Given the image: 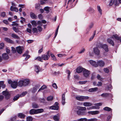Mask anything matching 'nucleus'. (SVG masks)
I'll return each mask as SVG.
<instances>
[{"label":"nucleus","instance_id":"f257e3e1","mask_svg":"<svg viewBox=\"0 0 121 121\" xmlns=\"http://www.w3.org/2000/svg\"><path fill=\"white\" fill-rule=\"evenodd\" d=\"M43 109H32L30 111V113L31 115L37 114L43 112Z\"/></svg>","mask_w":121,"mask_h":121},{"label":"nucleus","instance_id":"f03ea898","mask_svg":"<svg viewBox=\"0 0 121 121\" xmlns=\"http://www.w3.org/2000/svg\"><path fill=\"white\" fill-rule=\"evenodd\" d=\"M76 99L80 101H82L85 99H88L89 97L87 96H78L75 97Z\"/></svg>","mask_w":121,"mask_h":121},{"label":"nucleus","instance_id":"7ed1b4c3","mask_svg":"<svg viewBox=\"0 0 121 121\" xmlns=\"http://www.w3.org/2000/svg\"><path fill=\"white\" fill-rule=\"evenodd\" d=\"M58 104H59L58 103L56 102L53 105L49 107L48 108L50 109L58 110L59 108Z\"/></svg>","mask_w":121,"mask_h":121},{"label":"nucleus","instance_id":"20e7f679","mask_svg":"<svg viewBox=\"0 0 121 121\" xmlns=\"http://www.w3.org/2000/svg\"><path fill=\"white\" fill-rule=\"evenodd\" d=\"M8 83L9 84H11V86L13 88H15L17 86L18 83L16 81L12 82L11 80H9Z\"/></svg>","mask_w":121,"mask_h":121},{"label":"nucleus","instance_id":"39448f33","mask_svg":"<svg viewBox=\"0 0 121 121\" xmlns=\"http://www.w3.org/2000/svg\"><path fill=\"white\" fill-rule=\"evenodd\" d=\"M83 75L85 77H88L90 74V71L85 69H84L83 71Z\"/></svg>","mask_w":121,"mask_h":121},{"label":"nucleus","instance_id":"423d86ee","mask_svg":"<svg viewBox=\"0 0 121 121\" xmlns=\"http://www.w3.org/2000/svg\"><path fill=\"white\" fill-rule=\"evenodd\" d=\"M49 51H48L47 52V54L46 55H43L41 56L42 59L44 60H48L50 57V56L49 54Z\"/></svg>","mask_w":121,"mask_h":121},{"label":"nucleus","instance_id":"0eeeda50","mask_svg":"<svg viewBox=\"0 0 121 121\" xmlns=\"http://www.w3.org/2000/svg\"><path fill=\"white\" fill-rule=\"evenodd\" d=\"M93 51L95 54L99 55L100 54V51L97 47L94 48Z\"/></svg>","mask_w":121,"mask_h":121},{"label":"nucleus","instance_id":"6e6552de","mask_svg":"<svg viewBox=\"0 0 121 121\" xmlns=\"http://www.w3.org/2000/svg\"><path fill=\"white\" fill-rule=\"evenodd\" d=\"M16 50L18 53L20 54L22 53V51L23 50L22 47L19 46L16 47Z\"/></svg>","mask_w":121,"mask_h":121},{"label":"nucleus","instance_id":"1a4fd4ad","mask_svg":"<svg viewBox=\"0 0 121 121\" xmlns=\"http://www.w3.org/2000/svg\"><path fill=\"white\" fill-rule=\"evenodd\" d=\"M113 38H114L113 36L112 37H111L108 38L107 40L109 44L112 45V46H113L114 45V43L113 41L112 40V39Z\"/></svg>","mask_w":121,"mask_h":121},{"label":"nucleus","instance_id":"9d476101","mask_svg":"<svg viewBox=\"0 0 121 121\" xmlns=\"http://www.w3.org/2000/svg\"><path fill=\"white\" fill-rule=\"evenodd\" d=\"M113 4L117 5L118 4L117 0H111L109 4L110 6H112Z\"/></svg>","mask_w":121,"mask_h":121},{"label":"nucleus","instance_id":"9b49d317","mask_svg":"<svg viewBox=\"0 0 121 121\" xmlns=\"http://www.w3.org/2000/svg\"><path fill=\"white\" fill-rule=\"evenodd\" d=\"M2 94L7 99H8L10 96V94H9L8 92L6 91H3L2 92Z\"/></svg>","mask_w":121,"mask_h":121},{"label":"nucleus","instance_id":"f8f14e48","mask_svg":"<svg viewBox=\"0 0 121 121\" xmlns=\"http://www.w3.org/2000/svg\"><path fill=\"white\" fill-rule=\"evenodd\" d=\"M101 47L103 48L105 51L107 52L108 51V47L107 45L106 44H104L101 45Z\"/></svg>","mask_w":121,"mask_h":121},{"label":"nucleus","instance_id":"ddd939ff","mask_svg":"<svg viewBox=\"0 0 121 121\" xmlns=\"http://www.w3.org/2000/svg\"><path fill=\"white\" fill-rule=\"evenodd\" d=\"M97 64L100 66L103 67L105 65V63L102 60H99L97 62Z\"/></svg>","mask_w":121,"mask_h":121},{"label":"nucleus","instance_id":"4468645a","mask_svg":"<svg viewBox=\"0 0 121 121\" xmlns=\"http://www.w3.org/2000/svg\"><path fill=\"white\" fill-rule=\"evenodd\" d=\"M24 83V86H26L28 85L30 82V81L28 79H23Z\"/></svg>","mask_w":121,"mask_h":121},{"label":"nucleus","instance_id":"2eb2a0df","mask_svg":"<svg viewBox=\"0 0 121 121\" xmlns=\"http://www.w3.org/2000/svg\"><path fill=\"white\" fill-rule=\"evenodd\" d=\"M88 113L89 114L94 115L99 114V112L98 111H90L88 112Z\"/></svg>","mask_w":121,"mask_h":121},{"label":"nucleus","instance_id":"dca6fc26","mask_svg":"<svg viewBox=\"0 0 121 121\" xmlns=\"http://www.w3.org/2000/svg\"><path fill=\"white\" fill-rule=\"evenodd\" d=\"M65 93L63 94L62 96V103L63 105L65 103Z\"/></svg>","mask_w":121,"mask_h":121},{"label":"nucleus","instance_id":"f3484780","mask_svg":"<svg viewBox=\"0 0 121 121\" xmlns=\"http://www.w3.org/2000/svg\"><path fill=\"white\" fill-rule=\"evenodd\" d=\"M90 63L92 65L97 67L98 66V65L95 61L92 60H90L89 61Z\"/></svg>","mask_w":121,"mask_h":121},{"label":"nucleus","instance_id":"a211bd4d","mask_svg":"<svg viewBox=\"0 0 121 121\" xmlns=\"http://www.w3.org/2000/svg\"><path fill=\"white\" fill-rule=\"evenodd\" d=\"M98 88L97 87L94 88H92L89 89L88 91L90 92H94L97 91L98 90Z\"/></svg>","mask_w":121,"mask_h":121},{"label":"nucleus","instance_id":"6ab92c4d","mask_svg":"<svg viewBox=\"0 0 121 121\" xmlns=\"http://www.w3.org/2000/svg\"><path fill=\"white\" fill-rule=\"evenodd\" d=\"M28 52H27L23 55V56L26 57L25 58L26 60H27L30 57V56L28 54Z\"/></svg>","mask_w":121,"mask_h":121},{"label":"nucleus","instance_id":"aec40b11","mask_svg":"<svg viewBox=\"0 0 121 121\" xmlns=\"http://www.w3.org/2000/svg\"><path fill=\"white\" fill-rule=\"evenodd\" d=\"M77 113L79 115H84L86 114L85 112L80 110H78L77 111Z\"/></svg>","mask_w":121,"mask_h":121},{"label":"nucleus","instance_id":"412c9836","mask_svg":"<svg viewBox=\"0 0 121 121\" xmlns=\"http://www.w3.org/2000/svg\"><path fill=\"white\" fill-rule=\"evenodd\" d=\"M83 106L85 107H89L92 105V104L91 103L88 102L83 103Z\"/></svg>","mask_w":121,"mask_h":121},{"label":"nucleus","instance_id":"4be33fe9","mask_svg":"<svg viewBox=\"0 0 121 121\" xmlns=\"http://www.w3.org/2000/svg\"><path fill=\"white\" fill-rule=\"evenodd\" d=\"M84 69H85L81 67H79L76 69V72L78 73H80L82 72V71H83Z\"/></svg>","mask_w":121,"mask_h":121},{"label":"nucleus","instance_id":"5701e85b","mask_svg":"<svg viewBox=\"0 0 121 121\" xmlns=\"http://www.w3.org/2000/svg\"><path fill=\"white\" fill-rule=\"evenodd\" d=\"M35 72L37 73H38L41 70V68L38 66H35Z\"/></svg>","mask_w":121,"mask_h":121},{"label":"nucleus","instance_id":"b1692460","mask_svg":"<svg viewBox=\"0 0 121 121\" xmlns=\"http://www.w3.org/2000/svg\"><path fill=\"white\" fill-rule=\"evenodd\" d=\"M77 108L78 110H80L82 111H85L86 108L85 107H82L78 106L77 107Z\"/></svg>","mask_w":121,"mask_h":121},{"label":"nucleus","instance_id":"393cba45","mask_svg":"<svg viewBox=\"0 0 121 121\" xmlns=\"http://www.w3.org/2000/svg\"><path fill=\"white\" fill-rule=\"evenodd\" d=\"M53 119L55 121H59L60 117L58 114L55 115L54 116Z\"/></svg>","mask_w":121,"mask_h":121},{"label":"nucleus","instance_id":"a878e982","mask_svg":"<svg viewBox=\"0 0 121 121\" xmlns=\"http://www.w3.org/2000/svg\"><path fill=\"white\" fill-rule=\"evenodd\" d=\"M10 10L12 11H14L16 12L18 11V10L17 8L16 7H13L12 6H11L10 8Z\"/></svg>","mask_w":121,"mask_h":121},{"label":"nucleus","instance_id":"bb28decb","mask_svg":"<svg viewBox=\"0 0 121 121\" xmlns=\"http://www.w3.org/2000/svg\"><path fill=\"white\" fill-rule=\"evenodd\" d=\"M3 58L4 59H7L9 58V56L6 53H3L2 55Z\"/></svg>","mask_w":121,"mask_h":121},{"label":"nucleus","instance_id":"cd10ccee","mask_svg":"<svg viewBox=\"0 0 121 121\" xmlns=\"http://www.w3.org/2000/svg\"><path fill=\"white\" fill-rule=\"evenodd\" d=\"M4 40L5 41L11 43H13V41L8 38H5L4 39Z\"/></svg>","mask_w":121,"mask_h":121},{"label":"nucleus","instance_id":"c85d7f7f","mask_svg":"<svg viewBox=\"0 0 121 121\" xmlns=\"http://www.w3.org/2000/svg\"><path fill=\"white\" fill-rule=\"evenodd\" d=\"M113 36L115 39L119 40L121 42V38L119 37L118 35L116 34L114 35H113Z\"/></svg>","mask_w":121,"mask_h":121},{"label":"nucleus","instance_id":"c756f323","mask_svg":"<svg viewBox=\"0 0 121 121\" xmlns=\"http://www.w3.org/2000/svg\"><path fill=\"white\" fill-rule=\"evenodd\" d=\"M39 86L37 85L36 86L33 88L32 91V92L34 93L37 90L39 89Z\"/></svg>","mask_w":121,"mask_h":121},{"label":"nucleus","instance_id":"7c9ffc66","mask_svg":"<svg viewBox=\"0 0 121 121\" xmlns=\"http://www.w3.org/2000/svg\"><path fill=\"white\" fill-rule=\"evenodd\" d=\"M18 117L21 118H24L25 117V115L22 113H20L18 114Z\"/></svg>","mask_w":121,"mask_h":121},{"label":"nucleus","instance_id":"2f4dec72","mask_svg":"<svg viewBox=\"0 0 121 121\" xmlns=\"http://www.w3.org/2000/svg\"><path fill=\"white\" fill-rule=\"evenodd\" d=\"M18 86H24V83L23 80H21L18 82Z\"/></svg>","mask_w":121,"mask_h":121},{"label":"nucleus","instance_id":"473e14b6","mask_svg":"<svg viewBox=\"0 0 121 121\" xmlns=\"http://www.w3.org/2000/svg\"><path fill=\"white\" fill-rule=\"evenodd\" d=\"M31 23L34 26H36L37 25V23L36 21L33 20L31 21Z\"/></svg>","mask_w":121,"mask_h":121},{"label":"nucleus","instance_id":"72a5a7b5","mask_svg":"<svg viewBox=\"0 0 121 121\" xmlns=\"http://www.w3.org/2000/svg\"><path fill=\"white\" fill-rule=\"evenodd\" d=\"M11 36L12 37L16 39H19L20 38L18 36L14 33H13L12 34Z\"/></svg>","mask_w":121,"mask_h":121},{"label":"nucleus","instance_id":"f704fd0d","mask_svg":"<svg viewBox=\"0 0 121 121\" xmlns=\"http://www.w3.org/2000/svg\"><path fill=\"white\" fill-rule=\"evenodd\" d=\"M30 16L32 18L34 19H36V16L34 13H30Z\"/></svg>","mask_w":121,"mask_h":121},{"label":"nucleus","instance_id":"c9c22d12","mask_svg":"<svg viewBox=\"0 0 121 121\" xmlns=\"http://www.w3.org/2000/svg\"><path fill=\"white\" fill-rule=\"evenodd\" d=\"M47 88V86L45 85H43L39 89L38 91V92L40 91L41 90H43Z\"/></svg>","mask_w":121,"mask_h":121},{"label":"nucleus","instance_id":"e433bc0d","mask_svg":"<svg viewBox=\"0 0 121 121\" xmlns=\"http://www.w3.org/2000/svg\"><path fill=\"white\" fill-rule=\"evenodd\" d=\"M103 109L105 111H110L112 110V109L108 107H105Z\"/></svg>","mask_w":121,"mask_h":121},{"label":"nucleus","instance_id":"4c0bfd02","mask_svg":"<svg viewBox=\"0 0 121 121\" xmlns=\"http://www.w3.org/2000/svg\"><path fill=\"white\" fill-rule=\"evenodd\" d=\"M1 86H2L3 88H4L5 87V85H4V82L3 81H1L0 82V89Z\"/></svg>","mask_w":121,"mask_h":121},{"label":"nucleus","instance_id":"58836bf2","mask_svg":"<svg viewBox=\"0 0 121 121\" xmlns=\"http://www.w3.org/2000/svg\"><path fill=\"white\" fill-rule=\"evenodd\" d=\"M35 60H37L38 61H39L42 62H43V60L42 57L39 56L38 57L35 59Z\"/></svg>","mask_w":121,"mask_h":121},{"label":"nucleus","instance_id":"ea45409f","mask_svg":"<svg viewBox=\"0 0 121 121\" xmlns=\"http://www.w3.org/2000/svg\"><path fill=\"white\" fill-rule=\"evenodd\" d=\"M97 9L99 13H100L101 15H102V10L101 9L100 6L98 5L97 6Z\"/></svg>","mask_w":121,"mask_h":121},{"label":"nucleus","instance_id":"a19ab883","mask_svg":"<svg viewBox=\"0 0 121 121\" xmlns=\"http://www.w3.org/2000/svg\"><path fill=\"white\" fill-rule=\"evenodd\" d=\"M53 99V97L52 96H48L47 98V100L48 101H52Z\"/></svg>","mask_w":121,"mask_h":121},{"label":"nucleus","instance_id":"79ce46f5","mask_svg":"<svg viewBox=\"0 0 121 121\" xmlns=\"http://www.w3.org/2000/svg\"><path fill=\"white\" fill-rule=\"evenodd\" d=\"M50 7L48 6L44 8V10L46 11V13H48L49 12V9Z\"/></svg>","mask_w":121,"mask_h":121},{"label":"nucleus","instance_id":"37998d69","mask_svg":"<svg viewBox=\"0 0 121 121\" xmlns=\"http://www.w3.org/2000/svg\"><path fill=\"white\" fill-rule=\"evenodd\" d=\"M33 118L31 116H29L27 117L26 118L27 121H32Z\"/></svg>","mask_w":121,"mask_h":121},{"label":"nucleus","instance_id":"c03bdc74","mask_svg":"<svg viewBox=\"0 0 121 121\" xmlns=\"http://www.w3.org/2000/svg\"><path fill=\"white\" fill-rule=\"evenodd\" d=\"M52 58V59L56 61V59L55 56L53 54H50Z\"/></svg>","mask_w":121,"mask_h":121},{"label":"nucleus","instance_id":"a18cd8bd","mask_svg":"<svg viewBox=\"0 0 121 121\" xmlns=\"http://www.w3.org/2000/svg\"><path fill=\"white\" fill-rule=\"evenodd\" d=\"M87 120L86 118H81L78 120L77 121H87Z\"/></svg>","mask_w":121,"mask_h":121},{"label":"nucleus","instance_id":"49530a36","mask_svg":"<svg viewBox=\"0 0 121 121\" xmlns=\"http://www.w3.org/2000/svg\"><path fill=\"white\" fill-rule=\"evenodd\" d=\"M13 29L17 33L19 32V30L18 29L15 27H13Z\"/></svg>","mask_w":121,"mask_h":121},{"label":"nucleus","instance_id":"de8ad7c7","mask_svg":"<svg viewBox=\"0 0 121 121\" xmlns=\"http://www.w3.org/2000/svg\"><path fill=\"white\" fill-rule=\"evenodd\" d=\"M20 97V95H18L15 96L13 99V100L14 101L17 100Z\"/></svg>","mask_w":121,"mask_h":121},{"label":"nucleus","instance_id":"09e8293b","mask_svg":"<svg viewBox=\"0 0 121 121\" xmlns=\"http://www.w3.org/2000/svg\"><path fill=\"white\" fill-rule=\"evenodd\" d=\"M40 4L39 3L36 4H35V9H38L40 7Z\"/></svg>","mask_w":121,"mask_h":121},{"label":"nucleus","instance_id":"8fccbe9b","mask_svg":"<svg viewBox=\"0 0 121 121\" xmlns=\"http://www.w3.org/2000/svg\"><path fill=\"white\" fill-rule=\"evenodd\" d=\"M97 78L98 79L101 81H102V80L103 79L101 77V76L99 74L97 75Z\"/></svg>","mask_w":121,"mask_h":121},{"label":"nucleus","instance_id":"3c124183","mask_svg":"<svg viewBox=\"0 0 121 121\" xmlns=\"http://www.w3.org/2000/svg\"><path fill=\"white\" fill-rule=\"evenodd\" d=\"M53 87L56 89H57L58 88V87L56 83H54L52 85Z\"/></svg>","mask_w":121,"mask_h":121},{"label":"nucleus","instance_id":"603ef678","mask_svg":"<svg viewBox=\"0 0 121 121\" xmlns=\"http://www.w3.org/2000/svg\"><path fill=\"white\" fill-rule=\"evenodd\" d=\"M26 94V91L23 92L20 95V97H22L25 96Z\"/></svg>","mask_w":121,"mask_h":121},{"label":"nucleus","instance_id":"864d4df0","mask_svg":"<svg viewBox=\"0 0 121 121\" xmlns=\"http://www.w3.org/2000/svg\"><path fill=\"white\" fill-rule=\"evenodd\" d=\"M108 94L107 93H103L101 95V96L103 97H106L108 96Z\"/></svg>","mask_w":121,"mask_h":121},{"label":"nucleus","instance_id":"5fc2aeb1","mask_svg":"<svg viewBox=\"0 0 121 121\" xmlns=\"http://www.w3.org/2000/svg\"><path fill=\"white\" fill-rule=\"evenodd\" d=\"M58 56L59 57H61L63 56H65L66 55L65 54H57Z\"/></svg>","mask_w":121,"mask_h":121},{"label":"nucleus","instance_id":"6e6d98bb","mask_svg":"<svg viewBox=\"0 0 121 121\" xmlns=\"http://www.w3.org/2000/svg\"><path fill=\"white\" fill-rule=\"evenodd\" d=\"M33 31L34 33H37L38 32V30L36 28H33Z\"/></svg>","mask_w":121,"mask_h":121},{"label":"nucleus","instance_id":"4d7b16f0","mask_svg":"<svg viewBox=\"0 0 121 121\" xmlns=\"http://www.w3.org/2000/svg\"><path fill=\"white\" fill-rule=\"evenodd\" d=\"M0 15L1 16L3 17H5L6 15L5 13L4 12H2L1 13Z\"/></svg>","mask_w":121,"mask_h":121},{"label":"nucleus","instance_id":"13d9d810","mask_svg":"<svg viewBox=\"0 0 121 121\" xmlns=\"http://www.w3.org/2000/svg\"><path fill=\"white\" fill-rule=\"evenodd\" d=\"M85 51V48H83L82 50H81L79 52H78V53L80 54L83 53Z\"/></svg>","mask_w":121,"mask_h":121},{"label":"nucleus","instance_id":"bf43d9fd","mask_svg":"<svg viewBox=\"0 0 121 121\" xmlns=\"http://www.w3.org/2000/svg\"><path fill=\"white\" fill-rule=\"evenodd\" d=\"M4 44L3 43H1L0 44V48L2 49L4 47Z\"/></svg>","mask_w":121,"mask_h":121},{"label":"nucleus","instance_id":"052dcab7","mask_svg":"<svg viewBox=\"0 0 121 121\" xmlns=\"http://www.w3.org/2000/svg\"><path fill=\"white\" fill-rule=\"evenodd\" d=\"M95 31L94 32V35H93L89 39L90 41H91V40H92L93 39V38L94 37V36L95 35Z\"/></svg>","mask_w":121,"mask_h":121},{"label":"nucleus","instance_id":"680f3d73","mask_svg":"<svg viewBox=\"0 0 121 121\" xmlns=\"http://www.w3.org/2000/svg\"><path fill=\"white\" fill-rule=\"evenodd\" d=\"M25 6V5L24 4H19L18 5V7H21V8H24Z\"/></svg>","mask_w":121,"mask_h":121},{"label":"nucleus","instance_id":"e2e57ef3","mask_svg":"<svg viewBox=\"0 0 121 121\" xmlns=\"http://www.w3.org/2000/svg\"><path fill=\"white\" fill-rule=\"evenodd\" d=\"M97 120L96 118H93L91 119H88L87 121H97Z\"/></svg>","mask_w":121,"mask_h":121},{"label":"nucleus","instance_id":"0e129e2a","mask_svg":"<svg viewBox=\"0 0 121 121\" xmlns=\"http://www.w3.org/2000/svg\"><path fill=\"white\" fill-rule=\"evenodd\" d=\"M32 107L33 108H38L37 105L35 104H33L32 105Z\"/></svg>","mask_w":121,"mask_h":121},{"label":"nucleus","instance_id":"69168bd1","mask_svg":"<svg viewBox=\"0 0 121 121\" xmlns=\"http://www.w3.org/2000/svg\"><path fill=\"white\" fill-rule=\"evenodd\" d=\"M104 71L106 73H108L109 72L108 69L107 68H104Z\"/></svg>","mask_w":121,"mask_h":121},{"label":"nucleus","instance_id":"338daca9","mask_svg":"<svg viewBox=\"0 0 121 121\" xmlns=\"http://www.w3.org/2000/svg\"><path fill=\"white\" fill-rule=\"evenodd\" d=\"M87 82V81H79V83L80 84H83L86 83Z\"/></svg>","mask_w":121,"mask_h":121},{"label":"nucleus","instance_id":"774afa93","mask_svg":"<svg viewBox=\"0 0 121 121\" xmlns=\"http://www.w3.org/2000/svg\"><path fill=\"white\" fill-rule=\"evenodd\" d=\"M13 53H15L16 52L15 49L13 47H11Z\"/></svg>","mask_w":121,"mask_h":121}]
</instances>
